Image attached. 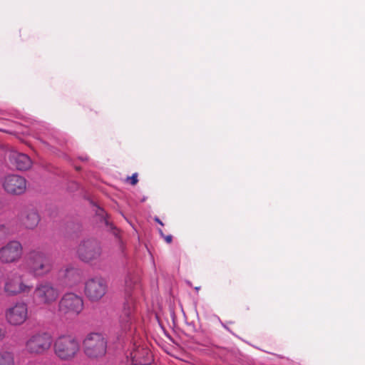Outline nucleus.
Wrapping results in <instances>:
<instances>
[{"instance_id":"1","label":"nucleus","mask_w":365,"mask_h":365,"mask_svg":"<svg viewBox=\"0 0 365 365\" xmlns=\"http://www.w3.org/2000/svg\"><path fill=\"white\" fill-rule=\"evenodd\" d=\"M136 282L130 274H128L125 279V298L119 315V325L122 332L129 331L138 319L136 300L131 293Z\"/></svg>"},{"instance_id":"2","label":"nucleus","mask_w":365,"mask_h":365,"mask_svg":"<svg viewBox=\"0 0 365 365\" xmlns=\"http://www.w3.org/2000/svg\"><path fill=\"white\" fill-rule=\"evenodd\" d=\"M21 269L34 277H41L51 270L52 261L43 252L33 250L28 254L21 264Z\"/></svg>"},{"instance_id":"3","label":"nucleus","mask_w":365,"mask_h":365,"mask_svg":"<svg viewBox=\"0 0 365 365\" xmlns=\"http://www.w3.org/2000/svg\"><path fill=\"white\" fill-rule=\"evenodd\" d=\"M55 354L62 361L73 359L80 350L79 341L71 335H61L54 341Z\"/></svg>"},{"instance_id":"4","label":"nucleus","mask_w":365,"mask_h":365,"mask_svg":"<svg viewBox=\"0 0 365 365\" xmlns=\"http://www.w3.org/2000/svg\"><path fill=\"white\" fill-rule=\"evenodd\" d=\"M107 344V339L102 334L91 332L83 341L84 353L91 359L101 358L106 354Z\"/></svg>"},{"instance_id":"5","label":"nucleus","mask_w":365,"mask_h":365,"mask_svg":"<svg viewBox=\"0 0 365 365\" xmlns=\"http://www.w3.org/2000/svg\"><path fill=\"white\" fill-rule=\"evenodd\" d=\"M58 296V289L51 282H46L37 284L33 299L37 305H49L56 302Z\"/></svg>"},{"instance_id":"6","label":"nucleus","mask_w":365,"mask_h":365,"mask_svg":"<svg viewBox=\"0 0 365 365\" xmlns=\"http://www.w3.org/2000/svg\"><path fill=\"white\" fill-rule=\"evenodd\" d=\"M53 342L51 335L48 332H38L32 334L26 342V349L31 354H42L47 351Z\"/></svg>"},{"instance_id":"7","label":"nucleus","mask_w":365,"mask_h":365,"mask_svg":"<svg viewBox=\"0 0 365 365\" xmlns=\"http://www.w3.org/2000/svg\"><path fill=\"white\" fill-rule=\"evenodd\" d=\"M83 309L82 297L73 292L66 293L58 303V310L64 314L78 315Z\"/></svg>"},{"instance_id":"8","label":"nucleus","mask_w":365,"mask_h":365,"mask_svg":"<svg viewBox=\"0 0 365 365\" xmlns=\"http://www.w3.org/2000/svg\"><path fill=\"white\" fill-rule=\"evenodd\" d=\"M77 255L81 261L90 262L98 259L101 257V247L96 240H83L78 245Z\"/></svg>"},{"instance_id":"9","label":"nucleus","mask_w":365,"mask_h":365,"mask_svg":"<svg viewBox=\"0 0 365 365\" xmlns=\"http://www.w3.org/2000/svg\"><path fill=\"white\" fill-rule=\"evenodd\" d=\"M5 317L8 324L11 326H20L28 318V306L24 302H17L5 312Z\"/></svg>"},{"instance_id":"10","label":"nucleus","mask_w":365,"mask_h":365,"mask_svg":"<svg viewBox=\"0 0 365 365\" xmlns=\"http://www.w3.org/2000/svg\"><path fill=\"white\" fill-rule=\"evenodd\" d=\"M108 285L106 280L101 277L89 279L85 284V294L91 301H98L107 292Z\"/></svg>"},{"instance_id":"11","label":"nucleus","mask_w":365,"mask_h":365,"mask_svg":"<svg viewBox=\"0 0 365 365\" xmlns=\"http://www.w3.org/2000/svg\"><path fill=\"white\" fill-rule=\"evenodd\" d=\"M33 288L31 284L24 282L22 276L13 274L7 278L4 284V292L8 296H16L21 293L29 292Z\"/></svg>"},{"instance_id":"12","label":"nucleus","mask_w":365,"mask_h":365,"mask_svg":"<svg viewBox=\"0 0 365 365\" xmlns=\"http://www.w3.org/2000/svg\"><path fill=\"white\" fill-rule=\"evenodd\" d=\"M22 246L18 241H11L0 249V261L11 263L18 260L22 255Z\"/></svg>"},{"instance_id":"13","label":"nucleus","mask_w":365,"mask_h":365,"mask_svg":"<svg viewBox=\"0 0 365 365\" xmlns=\"http://www.w3.org/2000/svg\"><path fill=\"white\" fill-rule=\"evenodd\" d=\"M3 187L8 193L21 195L26 190V180L18 175H9L3 181Z\"/></svg>"},{"instance_id":"14","label":"nucleus","mask_w":365,"mask_h":365,"mask_svg":"<svg viewBox=\"0 0 365 365\" xmlns=\"http://www.w3.org/2000/svg\"><path fill=\"white\" fill-rule=\"evenodd\" d=\"M132 365H150L152 361V355L149 349L138 347L130 353Z\"/></svg>"},{"instance_id":"15","label":"nucleus","mask_w":365,"mask_h":365,"mask_svg":"<svg viewBox=\"0 0 365 365\" xmlns=\"http://www.w3.org/2000/svg\"><path fill=\"white\" fill-rule=\"evenodd\" d=\"M10 161L19 170H26L31 166V160L29 155L14 152L10 155Z\"/></svg>"},{"instance_id":"16","label":"nucleus","mask_w":365,"mask_h":365,"mask_svg":"<svg viewBox=\"0 0 365 365\" xmlns=\"http://www.w3.org/2000/svg\"><path fill=\"white\" fill-rule=\"evenodd\" d=\"M63 284L68 287L77 284L81 280L79 271L73 267H68L63 271Z\"/></svg>"},{"instance_id":"17","label":"nucleus","mask_w":365,"mask_h":365,"mask_svg":"<svg viewBox=\"0 0 365 365\" xmlns=\"http://www.w3.org/2000/svg\"><path fill=\"white\" fill-rule=\"evenodd\" d=\"M40 218L38 212L35 210L29 211L24 220V225L27 229L34 228L39 222Z\"/></svg>"},{"instance_id":"18","label":"nucleus","mask_w":365,"mask_h":365,"mask_svg":"<svg viewBox=\"0 0 365 365\" xmlns=\"http://www.w3.org/2000/svg\"><path fill=\"white\" fill-rule=\"evenodd\" d=\"M14 354L11 351H0V365H14Z\"/></svg>"},{"instance_id":"19","label":"nucleus","mask_w":365,"mask_h":365,"mask_svg":"<svg viewBox=\"0 0 365 365\" xmlns=\"http://www.w3.org/2000/svg\"><path fill=\"white\" fill-rule=\"evenodd\" d=\"M9 234L8 229L4 225H0V242L4 240Z\"/></svg>"},{"instance_id":"20","label":"nucleus","mask_w":365,"mask_h":365,"mask_svg":"<svg viewBox=\"0 0 365 365\" xmlns=\"http://www.w3.org/2000/svg\"><path fill=\"white\" fill-rule=\"evenodd\" d=\"M128 180H130L131 185H135L138 182V174L133 173L131 177L128 178Z\"/></svg>"},{"instance_id":"21","label":"nucleus","mask_w":365,"mask_h":365,"mask_svg":"<svg viewBox=\"0 0 365 365\" xmlns=\"http://www.w3.org/2000/svg\"><path fill=\"white\" fill-rule=\"evenodd\" d=\"M159 232L161 236H163L164 238H165V240L167 243H171L172 240H173V236L169 235H167V236H164L163 235V232L161 230H159Z\"/></svg>"},{"instance_id":"22","label":"nucleus","mask_w":365,"mask_h":365,"mask_svg":"<svg viewBox=\"0 0 365 365\" xmlns=\"http://www.w3.org/2000/svg\"><path fill=\"white\" fill-rule=\"evenodd\" d=\"M99 215H101L102 217L103 218V222L104 223L106 224V226H109V222L108 220H107L106 217H105L104 216V214H105V211L103 210V209H100V212L98 213Z\"/></svg>"},{"instance_id":"23","label":"nucleus","mask_w":365,"mask_h":365,"mask_svg":"<svg viewBox=\"0 0 365 365\" xmlns=\"http://www.w3.org/2000/svg\"><path fill=\"white\" fill-rule=\"evenodd\" d=\"M6 334V329L0 324V341L2 340Z\"/></svg>"},{"instance_id":"24","label":"nucleus","mask_w":365,"mask_h":365,"mask_svg":"<svg viewBox=\"0 0 365 365\" xmlns=\"http://www.w3.org/2000/svg\"><path fill=\"white\" fill-rule=\"evenodd\" d=\"M155 222H157L158 224H160V225L163 226V223L162 222V221H161L158 217H155Z\"/></svg>"},{"instance_id":"25","label":"nucleus","mask_w":365,"mask_h":365,"mask_svg":"<svg viewBox=\"0 0 365 365\" xmlns=\"http://www.w3.org/2000/svg\"><path fill=\"white\" fill-rule=\"evenodd\" d=\"M222 327L226 329L227 330H229V328L224 324H222Z\"/></svg>"},{"instance_id":"26","label":"nucleus","mask_w":365,"mask_h":365,"mask_svg":"<svg viewBox=\"0 0 365 365\" xmlns=\"http://www.w3.org/2000/svg\"><path fill=\"white\" fill-rule=\"evenodd\" d=\"M110 228H111V229H114V228H115V227H114L113 225H110Z\"/></svg>"}]
</instances>
